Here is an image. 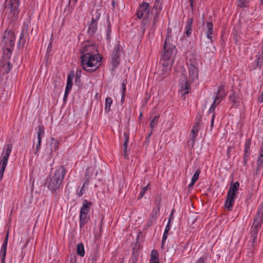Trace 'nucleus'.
I'll return each instance as SVG.
<instances>
[{"mask_svg": "<svg viewBox=\"0 0 263 263\" xmlns=\"http://www.w3.org/2000/svg\"><path fill=\"white\" fill-rule=\"evenodd\" d=\"M82 68L89 73L95 72L101 65L102 57L98 53L97 46L94 44L85 45L80 50Z\"/></svg>", "mask_w": 263, "mask_h": 263, "instance_id": "nucleus-1", "label": "nucleus"}, {"mask_svg": "<svg viewBox=\"0 0 263 263\" xmlns=\"http://www.w3.org/2000/svg\"><path fill=\"white\" fill-rule=\"evenodd\" d=\"M176 44V41H174L171 35L168 34L165 39L162 58L160 61V64L162 65L160 73L161 80L170 73L174 63V57L177 53Z\"/></svg>", "mask_w": 263, "mask_h": 263, "instance_id": "nucleus-2", "label": "nucleus"}, {"mask_svg": "<svg viewBox=\"0 0 263 263\" xmlns=\"http://www.w3.org/2000/svg\"><path fill=\"white\" fill-rule=\"evenodd\" d=\"M263 223V203L258 207L257 213L253 219V222L250 228V245L254 247L256 241L258 233Z\"/></svg>", "mask_w": 263, "mask_h": 263, "instance_id": "nucleus-3", "label": "nucleus"}, {"mask_svg": "<svg viewBox=\"0 0 263 263\" xmlns=\"http://www.w3.org/2000/svg\"><path fill=\"white\" fill-rule=\"evenodd\" d=\"M66 174V169L63 166H60L55 172L53 175L47 182L48 188L52 192L59 189L62 185L63 180Z\"/></svg>", "mask_w": 263, "mask_h": 263, "instance_id": "nucleus-4", "label": "nucleus"}, {"mask_svg": "<svg viewBox=\"0 0 263 263\" xmlns=\"http://www.w3.org/2000/svg\"><path fill=\"white\" fill-rule=\"evenodd\" d=\"M15 35L10 29H6L3 36V43H4L3 54L7 58H10L15 45Z\"/></svg>", "mask_w": 263, "mask_h": 263, "instance_id": "nucleus-5", "label": "nucleus"}, {"mask_svg": "<svg viewBox=\"0 0 263 263\" xmlns=\"http://www.w3.org/2000/svg\"><path fill=\"white\" fill-rule=\"evenodd\" d=\"M239 187V183L237 181L235 182L230 186L229 190L227 193L224 206L229 211H232L236 194L238 193Z\"/></svg>", "mask_w": 263, "mask_h": 263, "instance_id": "nucleus-6", "label": "nucleus"}, {"mask_svg": "<svg viewBox=\"0 0 263 263\" xmlns=\"http://www.w3.org/2000/svg\"><path fill=\"white\" fill-rule=\"evenodd\" d=\"M19 5V0H9L5 6L6 14L12 21H16L17 18L20 13L18 9Z\"/></svg>", "mask_w": 263, "mask_h": 263, "instance_id": "nucleus-7", "label": "nucleus"}, {"mask_svg": "<svg viewBox=\"0 0 263 263\" xmlns=\"http://www.w3.org/2000/svg\"><path fill=\"white\" fill-rule=\"evenodd\" d=\"M6 149L2 154L0 160V180L3 178L5 167L8 163V158L12 149V145L7 144L5 146Z\"/></svg>", "mask_w": 263, "mask_h": 263, "instance_id": "nucleus-8", "label": "nucleus"}, {"mask_svg": "<svg viewBox=\"0 0 263 263\" xmlns=\"http://www.w3.org/2000/svg\"><path fill=\"white\" fill-rule=\"evenodd\" d=\"M154 11L153 9L149 7V4L148 3L143 2L139 5L136 12V15L139 19L142 18L144 16L150 17Z\"/></svg>", "mask_w": 263, "mask_h": 263, "instance_id": "nucleus-9", "label": "nucleus"}, {"mask_svg": "<svg viewBox=\"0 0 263 263\" xmlns=\"http://www.w3.org/2000/svg\"><path fill=\"white\" fill-rule=\"evenodd\" d=\"M122 50V47L119 45H116L112 51L110 63L112 65L111 69L114 71L115 68L118 66L120 63V57Z\"/></svg>", "mask_w": 263, "mask_h": 263, "instance_id": "nucleus-10", "label": "nucleus"}, {"mask_svg": "<svg viewBox=\"0 0 263 263\" xmlns=\"http://www.w3.org/2000/svg\"><path fill=\"white\" fill-rule=\"evenodd\" d=\"M187 65L189 74L187 80H189V81H194L197 79L198 76V70L197 63L195 60L191 59L189 61H187Z\"/></svg>", "mask_w": 263, "mask_h": 263, "instance_id": "nucleus-11", "label": "nucleus"}, {"mask_svg": "<svg viewBox=\"0 0 263 263\" xmlns=\"http://www.w3.org/2000/svg\"><path fill=\"white\" fill-rule=\"evenodd\" d=\"M9 59L3 54V60L0 62V72L3 74L8 73L12 68L9 61Z\"/></svg>", "mask_w": 263, "mask_h": 263, "instance_id": "nucleus-12", "label": "nucleus"}, {"mask_svg": "<svg viewBox=\"0 0 263 263\" xmlns=\"http://www.w3.org/2000/svg\"><path fill=\"white\" fill-rule=\"evenodd\" d=\"M29 28V23L28 22H24L22 32L20 35L19 42L18 43V46L19 47L21 46L22 45V46L23 47L26 43V39L28 34V30Z\"/></svg>", "mask_w": 263, "mask_h": 263, "instance_id": "nucleus-13", "label": "nucleus"}, {"mask_svg": "<svg viewBox=\"0 0 263 263\" xmlns=\"http://www.w3.org/2000/svg\"><path fill=\"white\" fill-rule=\"evenodd\" d=\"M206 27L207 29L206 31V35L207 38L210 40V42H208V44H209V46L211 47L212 46L213 43L212 37V35L214 34L213 24L212 22H207L206 23Z\"/></svg>", "mask_w": 263, "mask_h": 263, "instance_id": "nucleus-14", "label": "nucleus"}, {"mask_svg": "<svg viewBox=\"0 0 263 263\" xmlns=\"http://www.w3.org/2000/svg\"><path fill=\"white\" fill-rule=\"evenodd\" d=\"M9 237V231L7 232L6 236L4 239V242L2 245L1 251V256L2 263H5V258L6 255L7 243Z\"/></svg>", "mask_w": 263, "mask_h": 263, "instance_id": "nucleus-15", "label": "nucleus"}, {"mask_svg": "<svg viewBox=\"0 0 263 263\" xmlns=\"http://www.w3.org/2000/svg\"><path fill=\"white\" fill-rule=\"evenodd\" d=\"M92 205V203L90 201H88L86 199H84L82 202V206L80 209V213H84L86 215H89L90 212V207Z\"/></svg>", "mask_w": 263, "mask_h": 263, "instance_id": "nucleus-16", "label": "nucleus"}, {"mask_svg": "<svg viewBox=\"0 0 263 263\" xmlns=\"http://www.w3.org/2000/svg\"><path fill=\"white\" fill-rule=\"evenodd\" d=\"M98 29V23H95L90 21L88 23V29L87 30V33L89 36H93L97 31Z\"/></svg>", "mask_w": 263, "mask_h": 263, "instance_id": "nucleus-17", "label": "nucleus"}, {"mask_svg": "<svg viewBox=\"0 0 263 263\" xmlns=\"http://www.w3.org/2000/svg\"><path fill=\"white\" fill-rule=\"evenodd\" d=\"M89 219L90 216L89 215L80 212L79 223L80 229L83 228L88 223Z\"/></svg>", "mask_w": 263, "mask_h": 263, "instance_id": "nucleus-18", "label": "nucleus"}, {"mask_svg": "<svg viewBox=\"0 0 263 263\" xmlns=\"http://www.w3.org/2000/svg\"><path fill=\"white\" fill-rule=\"evenodd\" d=\"M263 166V147L260 149V154L258 158L257 161V168L255 174L257 175L260 173L261 168Z\"/></svg>", "mask_w": 263, "mask_h": 263, "instance_id": "nucleus-19", "label": "nucleus"}, {"mask_svg": "<svg viewBox=\"0 0 263 263\" xmlns=\"http://www.w3.org/2000/svg\"><path fill=\"white\" fill-rule=\"evenodd\" d=\"M182 74L184 79V80H183V81H184V84L181 87V91L183 92V93L184 95L188 94L189 93L190 83L192 81H189V80H187V77L185 74H183V73H182Z\"/></svg>", "mask_w": 263, "mask_h": 263, "instance_id": "nucleus-20", "label": "nucleus"}, {"mask_svg": "<svg viewBox=\"0 0 263 263\" xmlns=\"http://www.w3.org/2000/svg\"><path fill=\"white\" fill-rule=\"evenodd\" d=\"M231 92L232 93L229 96V101L233 103V106H238L240 100L239 96L235 94L233 90L231 91Z\"/></svg>", "mask_w": 263, "mask_h": 263, "instance_id": "nucleus-21", "label": "nucleus"}, {"mask_svg": "<svg viewBox=\"0 0 263 263\" xmlns=\"http://www.w3.org/2000/svg\"><path fill=\"white\" fill-rule=\"evenodd\" d=\"M59 141L54 138H51L50 148V154L51 155H52L54 152H56L59 149Z\"/></svg>", "mask_w": 263, "mask_h": 263, "instance_id": "nucleus-22", "label": "nucleus"}, {"mask_svg": "<svg viewBox=\"0 0 263 263\" xmlns=\"http://www.w3.org/2000/svg\"><path fill=\"white\" fill-rule=\"evenodd\" d=\"M74 73L73 71H71L67 77V84L65 88L66 92L68 91H70L72 86V80L74 78Z\"/></svg>", "mask_w": 263, "mask_h": 263, "instance_id": "nucleus-23", "label": "nucleus"}, {"mask_svg": "<svg viewBox=\"0 0 263 263\" xmlns=\"http://www.w3.org/2000/svg\"><path fill=\"white\" fill-rule=\"evenodd\" d=\"M215 94H216V97H218L219 99L222 100L227 95L224 86L220 85L218 87V90Z\"/></svg>", "mask_w": 263, "mask_h": 263, "instance_id": "nucleus-24", "label": "nucleus"}, {"mask_svg": "<svg viewBox=\"0 0 263 263\" xmlns=\"http://www.w3.org/2000/svg\"><path fill=\"white\" fill-rule=\"evenodd\" d=\"M256 58V66L254 67V69L256 68V67L260 68L261 67L263 60V46L262 47L261 53L259 52L257 55Z\"/></svg>", "mask_w": 263, "mask_h": 263, "instance_id": "nucleus-25", "label": "nucleus"}, {"mask_svg": "<svg viewBox=\"0 0 263 263\" xmlns=\"http://www.w3.org/2000/svg\"><path fill=\"white\" fill-rule=\"evenodd\" d=\"M193 22H194L193 18H191L187 22V24L185 27V29H186L185 33L187 36H189L192 33V25H193Z\"/></svg>", "mask_w": 263, "mask_h": 263, "instance_id": "nucleus-26", "label": "nucleus"}, {"mask_svg": "<svg viewBox=\"0 0 263 263\" xmlns=\"http://www.w3.org/2000/svg\"><path fill=\"white\" fill-rule=\"evenodd\" d=\"M162 197L161 195H157L154 199V202L156 206V208L154 209L153 210H156L155 212H160V204L161 202Z\"/></svg>", "mask_w": 263, "mask_h": 263, "instance_id": "nucleus-27", "label": "nucleus"}, {"mask_svg": "<svg viewBox=\"0 0 263 263\" xmlns=\"http://www.w3.org/2000/svg\"><path fill=\"white\" fill-rule=\"evenodd\" d=\"M160 12L161 11H154L153 14H151V15H153L152 27L154 29L156 28L157 24L159 20V14Z\"/></svg>", "mask_w": 263, "mask_h": 263, "instance_id": "nucleus-28", "label": "nucleus"}, {"mask_svg": "<svg viewBox=\"0 0 263 263\" xmlns=\"http://www.w3.org/2000/svg\"><path fill=\"white\" fill-rule=\"evenodd\" d=\"M77 253L78 255L83 257L85 254L84 247L82 243H79L77 246Z\"/></svg>", "mask_w": 263, "mask_h": 263, "instance_id": "nucleus-29", "label": "nucleus"}, {"mask_svg": "<svg viewBox=\"0 0 263 263\" xmlns=\"http://www.w3.org/2000/svg\"><path fill=\"white\" fill-rule=\"evenodd\" d=\"M143 17V19L141 23L142 30V34H144L146 29V26L148 23L150 17H148L147 16H144Z\"/></svg>", "mask_w": 263, "mask_h": 263, "instance_id": "nucleus-30", "label": "nucleus"}, {"mask_svg": "<svg viewBox=\"0 0 263 263\" xmlns=\"http://www.w3.org/2000/svg\"><path fill=\"white\" fill-rule=\"evenodd\" d=\"M152 8L154 11H161L162 10L161 0H155Z\"/></svg>", "mask_w": 263, "mask_h": 263, "instance_id": "nucleus-31", "label": "nucleus"}, {"mask_svg": "<svg viewBox=\"0 0 263 263\" xmlns=\"http://www.w3.org/2000/svg\"><path fill=\"white\" fill-rule=\"evenodd\" d=\"M248 0H237V5L241 8H247L248 7Z\"/></svg>", "mask_w": 263, "mask_h": 263, "instance_id": "nucleus-32", "label": "nucleus"}, {"mask_svg": "<svg viewBox=\"0 0 263 263\" xmlns=\"http://www.w3.org/2000/svg\"><path fill=\"white\" fill-rule=\"evenodd\" d=\"M150 184L148 183L146 186L143 187L141 189V191H140L139 196L138 197V199L139 200L144 196L145 193L149 189Z\"/></svg>", "mask_w": 263, "mask_h": 263, "instance_id": "nucleus-33", "label": "nucleus"}, {"mask_svg": "<svg viewBox=\"0 0 263 263\" xmlns=\"http://www.w3.org/2000/svg\"><path fill=\"white\" fill-rule=\"evenodd\" d=\"M200 124H196L193 126V128L191 130L192 136H193V138H196L197 136V133L199 131V126Z\"/></svg>", "mask_w": 263, "mask_h": 263, "instance_id": "nucleus-34", "label": "nucleus"}, {"mask_svg": "<svg viewBox=\"0 0 263 263\" xmlns=\"http://www.w3.org/2000/svg\"><path fill=\"white\" fill-rule=\"evenodd\" d=\"M200 124H196L193 126V128L191 130L192 136H193V138H196L197 136V133L199 131V126Z\"/></svg>", "mask_w": 263, "mask_h": 263, "instance_id": "nucleus-35", "label": "nucleus"}, {"mask_svg": "<svg viewBox=\"0 0 263 263\" xmlns=\"http://www.w3.org/2000/svg\"><path fill=\"white\" fill-rule=\"evenodd\" d=\"M112 103V100L111 98L107 97L105 99V111L108 112L110 110V107Z\"/></svg>", "mask_w": 263, "mask_h": 263, "instance_id": "nucleus-36", "label": "nucleus"}, {"mask_svg": "<svg viewBox=\"0 0 263 263\" xmlns=\"http://www.w3.org/2000/svg\"><path fill=\"white\" fill-rule=\"evenodd\" d=\"M39 130L37 132V140H41L42 137L45 134L44 127L43 125H39L38 126Z\"/></svg>", "mask_w": 263, "mask_h": 263, "instance_id": "nucleus-37", "label": "nucleus"}, {"mask_svg": "<svg viewBox=\"0 0 263 263\" xmlns=\"http://www.w3.org/2000/svg\"><path fill=\"white\" fill-rule=\"evenodd\" d=\"M100 16L101 14L98 10L95 11L92 14V16L91 21L95 23H98V21L100 18Z\"/></svg>", "mask_w": 263, "mask_h": 263, "instance_id": "nucleus-38", "label": "nucleus"}, {"mask_svg": "<svg viewBox=\"0 0 263 263\" xmlns=\"http://www.w3.org/2000/svg\"><path fill=\"white\" fill-rule=\"evenodd\" d=\"M216 107L214 106L213 105H211V107L210 108L209 110V113H212V119H211V126L212 127L213 126L214 124V118L215 117V113L214 112Z\"/></svg>", "mask_w": 263, "mask_h": 263, "instance_id": "nucleus-39", "label": "nucleus"}, {"mask_svg": "<svg viewBox=\"0 0 263 263\" xmlns=\"http://www.w3.org/2000/svg\"><path fill=\"white\" fill-rule=\"evenodd\" d=\"M198 219V216L195 213H193L191 216L188 218V222L191 224H193L195 223Z\"/></svg>", "mask_w": 263, "mask_h": 263, "instance_id": "nucleus-40", "label": "nucleus"}, {"mask_svg": "<svg viewBox=\"0 0 263 263\" xmlns=\"http://www.w3.org/2000/svg\"><path fill=\"white\" fill-rule=\"evenodd\" d=\"M251 144V140L250 139H248L245 143V152L246 153H249L250 151V146Z\"/></svg>", "mask_w": 263, "mask_h": 263, "instance_id": "nucleus-41", "label": "nucleus"}, {"mask_svg": "<svg viewBox=\"0 0 263 263\" xmlns=\"http://www.w3.org/2000/svg\"><path fill=\"white\" fill-rule=\"evenodd\" d=\"M155 211H156V210H153L152 213L151 214V217L148 219V220L152 221V222H154V221H155L156 220L157 218H158V214L159 213V212L155 213Z\"/></svg>", "mask_w": 263, "mask_h": 263, "instance_id": "nucleus-42", "label": "nucleus"}, {"mask_svg": "<svg viewBox=\"0 0 263 263\" xmlns=\"http://www.w3.org/2000/svg\"><path fill=\"white\" fill-rule=\"evenodd\" d=\"M159 120L158 116H155L154 119L152 120L149 124V126L152 129L154 128V127L157 124Z\"/></svg>", "mask_w": 263, "mask_h": 263, "instance_id": "nucleus-43", "label": "nucleus"}, {"mask_svg": "<svg viewBox=\"0 0 263 263\" xmlns=\"http://www.w3.org/2000/svg\"><path fill=\"white\" fill-rule=\"evenodd\" d=\"M111 25L110 22H108L107 25V30L106 34V39L108 41H110V33H111Z\"/></svg>", "mask_w": 263, "mask_h": 263, "instance_id": "nucleus-44", "label": "nucleus"}, {"mask_svg": "<svg viewBox=\"0 0 263 263\" xmlns=\"http://www.w3.org/2000/svg\"><path fill=\"white\" fill-rule=\"evenodd\" d=\"M151 260H158V254L156 250H152Z\"/></svg>", "mask_w": 263, "mask_h": 263, "instance_id": "nucleus-45", "label": "nucleus"}, {"mask_svg": "<svg viewBox=\"0 0 263 263\" xmlns=\"http://www.w3.org/2000/svg\"><path fill=\"white\" fill-rule=\"evenodd\" d=\"M98 259V256L97 253H95L93 254L89 258V262L90 263H96V261Z\"/></svg>", "mask_w": 263, "mask_h": 263, "instance_id": "nucleus-46", "label": "nucleus"}, {"mask_svg": "<svg viewBox=\"0 0 263 263\" xmlns=\"http://www.w3.org/2000/svg\"><path fill=\"white\" fill-rule=\"evenodd\" d=\"M200 173V170L199 169H198L193 175V177L192 178V180L196 182V181L198 179Z\"/></svg>", "mask_w": 263, "mask_h": 263, "instance_id": "nucleus-47", "label": "nucleus"}, {"mask_svg": "<svg viewBox=\"0 0 263 263\" xmlns=\"http://www.w3.org/2000/svg\"><path fill=\"white\" fill-rule=\"evenodd\" d=\"M85 182L84 183V184H86L87 185L89 183V179H90V177H89V170L88 169H86V171H85Z\"/></svg>", "mask_w": 263, "mask_h": 263, "instance_id": "nucleus-48", "label": "nucleus"}, {"mask_svg": "<svg viewBox=\"0 0 263 263\" xmlns=\"http://www.w3.org/2000/svg\"><path fill=\"white\" fill-rule=\"evenodd\" d=\"M202 115L198 112L196 117V124H200L202 121Z\"/></svg>", "mask_w": 263, "mask_h": 263, "instance_id": "nucleus-49", "label": "nucleus"}, {"mask_svg": "<svg viewBox=\"0 0 263 263\" xmlns=\"http://www.w3.org/2000/svg\"><path fill=\"white\" fill-rule=\"evenodd\" d=\"M41 141H42L41 140H37V143L35 146V152H34L35 155H38L37 152L41 147Z\"/></svg>", "mask_w": 263, "mask_h": 263, "instance_id": "nucleus-50", "label": "nucleus"}, {"mask_svg": "<svg viewBox=\"0 0 263 263\" xmlns=\"http://www.w3.org/2000/svg\"><path fill=\"white\" fill-rule=\"evenodd\" d=\"M222 100L218 98V97H215L214 102L212 103V105L216 107L221 102Z\"/></svg>", "mask_w": 263, "mask_h": 263, "instance_id": "nucleus-51", "label": "nucleus"}, {"mask_svg": "<svg viewBox=\"0 0 263 263\" xmlns=\"http://www.w3.org/2000/svg\"><path fill=\"white\" fill-rule=\"evenodd\" d=\"M138 260V256L135 254H133L132 257H131V260L132 263H136L137 261Z\"/></svg>", "mask_w": 263, "mask_h": 263, "instance_id": "nucleus-52", "label": "nucleus"}, {"mask_svg": "<svg viewBox=\"0 0 263 263\" xmlns=\"http://www.w3.org/2000/svg\"><path fill=\"white\" fill-rule=\"evenodd\" d=\"M171 216L170 217V218H169V220H168V223L166 225V227H165V230H164V232L165 233H168V232L169 231L170 229V222H171Z\"/></svg>", "mask_w": 263, "mask_h": 263, "instance_id": "nucleus-53", "label": "nucleus"}, {"mask_svg": "<svg viewBox=\"0 0 263 263\" xmlns=\"http://www.w3.org/2000/svg\"><path fill=\"white\" fill-rule=\"evenodd\" d=\"M123 137H124V142H128L129 141V133L124 132L123 133Z\"/></svg>", "mask_w": 263, "mask_h": 263, "instance_id": "nucleus-54", "label": "nucleus"}, {"mask_svg": "<svg viewBox=\"0 0 263 263\" xmlns=\"http://www.w3.org/2000/svg\"><path fill=\"white\" fill-rule=\"evenodd\" d=\"M190 5L191 8V11L193 12L194 10V2L195 0H189Z\"/></svg>", "mask_w": 263, "mask_h": 263, "instance_id": "nucleus-55", "label": "nucleus"}, {"mask_svg": "<svg viewBox=\"0 0 263 263\" xmlns=\"http://www.w3.org/2000/svg\"><path fill=\"white\" fill-rule=\"evenodd\" d=\"M85 184H83V186L81 187V190H80V192L78 193V196L79 197L81 196L83 194V193H84V186H85Z\"/></svg>", "mask_w": 263, "mask_h": 263, "instance_id": "nucleus-56", "label": "nucleus"}, {"mask_svg": "<svg viewBox=\"0 0 263 263\" xmlns=\"http://www.w3.org/2000/svg\"><path fill=\"white\" fill-rule=\"evenodd\" d=\"M248 153H246L245 152V154H244V156H243V163H244V164L245 165H246L247 164V161H248V157H249V156L247 155Z\"/></svg>", "mask_w": 263, "mask_h": 263, "instance_id": "nucleus-57", "label": "nucleus"}, {"mask_svg": "<svg viewBox=\"0 0 263 263\" xmlns=\"http://www.w3.org/2000/svg\"><path fill=\"white\" fill-rule=\"evenodd\" d=\"M126 80L123 81L122 83V92H125V90H126Z\"/></svg>", "mask_w": 263, "mask_h": 263, "instance_id": "nucleus-58", "label": "nucleus"}, {"mask_svg": "<svg viewBox=\"0 0 263 263\" xmlns=\"http://www.w3.org/2000/svg\"><path fill=\"white\" fill-rule=\"evenodd\" d=\"M195 139L196 138H193V136H192L191 139L189 141V142H190L192 147H193L195 144Z\"/></svg>", "mask_w": 263, "mask_h": 263, "instance_id": "nucleus-59", "label": "nucleus"}, {"mask_svg": "<svg viewBox=\"0 0 263 263\" xmlns=\"http://www.w3.org/2000/svg\"><path fill=\"white\" fill-rule=\"evenodd\" d=\"M81 70H77L76 73V77H77V79L80 78L81 76Z\"/></svg>", "mask_w": 263, "mask_h": 263, "instance_id": "nucleus-60", "label": "nucleus"}, {"mask_svg": "<svg viewBox=\"0 0 263 263\" xmlns=\"http://www.w3.org/2000/svg\"><path fill=\"white\" fill-rule=\"evenodd\" d=\"M167 234H168V233H165V232H164L163 237H162V243H163L164 241L166 239V238L167 237Z\"/></svg>", "mask_w": 263, "mask_h": 263, "instance_id": "nucleus-61", "label": "nucleus"}, {"mask_svg": "<svg viewBox=\"0 0 263 263\" xmlns=\"http://www.w3.org/2000/svg\"><path fill=\"white\" fill-rule=\"evenodd\" d=\"M153 222H152V221L148 220L146 222V227L147 228L150 227L153 224Z\"/></svg>", "mask_w": 263, "mask_h": 263, "instance_id": "nucleus-62", "label": "nucleus"}, {"mask_svg": "<svg viewBox=\"0 0 263 263\" xmlns=\"http://www.w3.org/2000/svg\"><path fill=\"white\" fill-rule=\"evenodd\" d=\"M52 42H50L48 46L47 51L48 53L50 52L52 48Z\"/></svg>", "mask_w": 263, "mask_h": 263, "instance_id": "nucleus-63", "label": "nucleus"}, {"mask_svg": "<svg viewBox=\"0 0 263 263\" xmlns=\"http://www.w3.org/2000/svg\"><path fill=\"white\" fill-rule=\"evenodd\" d=\"M204 260L203 257H200L198 259L195 263H204Z\"/></svg>", "mask_w": 263, "mask_h": 263, "instance_id": "nucleus-64", "label": "nucleus"}]
</instances>
